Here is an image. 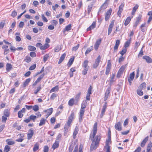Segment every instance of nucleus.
I'll use <instances>...</instances> for the list:
<instances>
[{"instance_id":"obj_1","label":"nucleus","mask_w":152,"mask_h":152,"mask_svg":"<svg viewBox=\"0 0 152 152\" xmlns=\"http://www.w3.org/2000/svg\"><path fill=\"white\" fill-rule=\"evenodd\" d=\"M100 135H97L93 140L91 145L90 151L91 152L93 150L96 149L101 139Z\"/></svg>"},{"instance_id":"obj_2","label":"nucleus","mask_w":152,"mask_h":152,"mask_svg":"<svg viewBox=\"0 0 152 152\" xmlns=\"http://www.w3.org/2000/svg\"><path fill=\"white\" fill-rule=\"evenodd\" d=\"M97 123H95L94 126L93 133H91L90 134V138L91 140H92L94 138V137H95L97 132Z\"/></svg>"},{"instance_id":"obj_3","label":"nucleus","mask_w":152,"mask_h":152,"mask_svg":"<svg viewBox=\"0 0 152 152\" xmlns=\"http://www.w3.org/2000/svg\"><path fill=\"white\" fill-rule=\"evenodd\" d=\"M126 65L122 66L118 71L117 74V77H120L121 75L122 74L124 70L126 67Z\"/></svg>"},{"instance_id":"obj_4","label":"nucleus","mask_w":152,"mask_h":152,"mask_svg":"<svg viewBox=\"0 0 152 152\" xmlns=\"http://www.w3.org/2000/svg\"><path fill=\"white\" fill-rule=\"evenodd\" d=\"M111 90L110 87H108L107 88V89L106 92L105 93V96L104 97V100L106 101L109 96V94L110 93V91Z\"/></svg>"},{"instance_id":"obj_5","label":"nucleus","mask_w":152,"mask_h":152,"mask_svg":"<svg viewBox=\"0 0 152 152\" xmlns=\"http://www.w3.org/2000/svg\"><path fill=\"white\" fill-rule=\"evenodd\" d=\"M101 58L100 56H99L96 58L94 63L93 65V68H96L98 66Z\"/></svg>"},{"instance_id":"obj_6","label":"nucleus","mask_w":152,"mask_h":152,"mask_svg":"<svg viewBox=\"0 0 152 152\" xmlns=\"http://www.w3.org/2000/svg\"><path fill=\"white\" fill-rule=\"evenodd\" d=\"M85 111V109L81 108L80 111V114L79 117V122H81L82 120Z\"/></svg>"},{"instance_id":"obj_7","label":"nucleus","mask_w":152,"mask_h":152,"mask_svg":"<svg viewBox=\"0 0 152 152\" xmlns=\"http://www.w3.org/2000/svg\"><path fill=\"white\" fill-rule=\"evenodd\" d=\"M108 139L106 140V147L107 148V151L106 152H110V146L108 145V144L111 141V136L109 134L108 135Z\"/></svg>"},{"instance_id":"obj_8","label":"nucleus","mask_w":152,"mask_h":152,"mask_svg":"<svg viewBox=\"0 0 152 152\" xmlns=\"http://www.w3.org/2000/svg\"><path fill=\"white\" fill-rule=\"evenodd\" d=\"M111 67V64L110 60H108L107 62V64L106 68V71L105 72V74L107 75L109 74L110 72V68Z\"/></svg>"},{"instance_id":"obj_9","label":"nucleus","mask_w":152,"mask_h":152,"mask_svg":"<svg viewBox=\"0 0 152 152\" xmlns=\"http://www.w3.org/2000/svg\"><path fill=\"white\" fill-rule=\"evenodd\" d=\"M124 3H122L121 4L120 6L119 7V10L118 11L117 14L118 15L121 17V13L123 10V8L124 7Z\"/></svg>"},{"instance_id":"obj_10","label":"nucleus","mask_w":152,"mask_h":152,"mask_svg":"<svg viewBox=\"0 0 152 152\" xmlns=\"http://www.w3.org/2000/svg\"><path fill=\"white\" fill-rule=\"evenodd\" d=\"M115 129L118 131H120L122 130L121 123L120 122H118L116 123L115 126Z\"/></svg>"},{"instance_id":"obj_11","label":"nucleus","mask_w":152,"mask_h":152,"mask_svg":"<svg viewBox=\"0 0 152 152\" xmlns=\"http://www.w3.org/2000/svg\"><path fill=\"white\" fill-rule=\"evenodd\" d=\"M114 21H112L110 25L109 26L108 29V35H109L111 33L112 28L113 27L114 25Z\"/></svg>"},{"instance_id":"obj_12","label":"nucleus","mask_w":152,"mask_h":152,"mask_svg":"<svg viewBox=\"0 0 152 152\" xmlns=\"http://www.w3.org/2000/svg\"><path fill=\"white\" fill-rule=\"evenodd\" d=\"M112 11V10L111 9H110L106 12L105 18V19L106 21H107L109 18L110 15L111 14Z\"/></svg>"},{"instance_id":"obj_13","label":"nucleus","mask_w":152,"mask_h":152,"mask_svg":"<svg viewBox=\"0 0 152 152\" xmlns=\"http://www.w3.org/2000/svg\"><path fill=\"white\" fill-rule=\"evenodd\" d=\"M142 58L145 60L146 62L148 63H151L152 62L151 58L148 56H144Z\"/></svg>"},{"instance_id":"obj_14","label":"nucleus","mask_w":152,"mask_h":152,"mask_svg":"<svg viewBox=\"0 0 152 152\" xmlns=\"http://www.w3.org/2000/svg\"><path fill=\"white\" fill-rule=\"evenodd\" d=\"M96 21H94L92 24L87 29V31L91 30L94 28L96 26Z\"/></svg>"},{"instance_id":"obj_15","label":"nucleus","mask_w":152,"mask_h":152,"mask_svg":"<svg viewBox=\"0 0 152 152\" xmlns=\"http://www.w3.org/2000/svg\"><path fill=\"white\" fill-rule=\"evenodd\" d=\"M107 0H106L104 3L101 6V7L99 9V10L98 12L99 13L102 10L105 9L107 7Z\"/></svg>"},{"instance_id":"obj_16","label":"nucleus","mask_w":152,"mask_h":152,"mask_svg":"<svg viewBox=\"0 0 152 152\" xmlns=\"http://www.w3.org/2000/svg\"><path fill=\"white\" fill-rule=\"evenodd\" d=\"M30 133H28L27 134V139L28 140L31 138L34 134V131L33 130L30 129Z\"/></svg>"},{"instance_id":"obj_17","label":"nucleus","mask_w":152,"mask_h":152,"mask_svg":"<svg viewBox=\"0 0 152 152\" xmlns=\"http://www.w3.org/2000/svg\"><path fill=\"white\" fill-rule=\"evenodd\" d=\"M101 41V39H99L96 41L95 45L94 48L95 50H96L99 47Z\"/></svg>"},{"instance_id":"obj_18","label":"nucleus","mask_w":152,"mask_h":152,"mask_svg":"<svg viewBox=\"0 0 152 152\" xmlns=\"http://www.w3.org/2000/svg\"><path fill=\"white\" fill-rule=\"evenodd\" d=\"M88 61L87 60H85L82 66L83 67L86 69H89V66H88Z\"/></svg>"},{"instance_id":"obj_19","label":"nucleus","mask_w":152,"mask_h":152,"mask_svg":"<svg viewBox=\"0 0 152 152\" xmlns=\"http://www.w3.org/2000/svg\"><path fill=\"white\" fill-rule=\"evenodd\" d=\"M120 41L119 40H117L115 42V45L114 47V51H115L116 50H117L118 48V47L120 44Z\"/></svg>"},{"instance_id":"obj_20","label":"nucleus","mask_w":152,"mask_h":152,"mask_svg":"<svg viewBox=\"0 0 152 152\" xmlns=\"http://www.w3.org/2000/svg\"><path fill=\"white\" fill-rule=\"evenodd\" d=\"M66 54L65 53L63 54L60 57L59 60L58 62V64H61L64 59Z\"/></svg>"},{"instance_id":"obj_21","label":"nucleus","mask_w":152,"mask_h":152,"mask_svg":"<svg viewBox=\"0 0 152 152\" xmlns=\"http://www.w3.org/2000/svg\"><path fill=\"white\" fill-rule=\"evenodd\" d=\"M148 139V137H146L142 141L141 143V146L142 147H143L145 145V144Z\"/></svg>"},{"instance_id":"obj_22","label":"nucleus","mask_w":152,"mask_h":152,"mask_svg":"<svg viewBox=\"0 0 152 152\" xmlns=\"http://www.w3.org/2000/svg\"><path fill=\"white\" fill-rule=\"evenodd\" d=\"M148 15L150 16L147 21L148 23H149L152 20V10L149 11L148 13Z\"/></svg>"},{"instance_id":"obj_23","label":"nucleus","mask_w":152,"mask_h":152,"mask_svg":"<svg viewBox=\"0 0 152 152\" xmlns=\"http://www.w3.org/2000/svg\"><path fill=\"white\" fill-rule=\"evenodd\" d=\"M139 7V6L137 4H136L134 7L133 8L132 12V15H134L135 12H136L137 9H138Z\"/></svg>"},{"instance_id":"obj_24","label":"nucleus","mask_w":152,"mask_h":152,"mask_svg":"<svg viewBox=\"0 0 152 152\" xmlns=\"http://www.w3.org/2000/svg\"><path fill=\"white\" fill-rule=\"evenodd\" d=\"M39 144L38 142H36L34 145L33 148V151L34 152H35L38 150L39 148Z\"/></svg>"},{"instance_id":"obj_25","label":"nucleus","mask_w":152,"mask_h":152,"mask_svg":"<svg viewBox=\"0 0 152 152\" xmlns=\"http://www.w3.org/2000/svg\"><path fill=\"white\" fill-rule=\"evenodd\" d=\"M106 108V107L105 105H104L103 106L102 108V110L101 113L100 115V117L101 118H102L103 117L104 115V114Z\"/></svg>"},{"instance_id":"obj_26","label":"nucleus","mask_w":152,"mask_h":152,"mask_svg":"<svg viewBox=\"0 0 152 152\" xmlns=\"http://www.w3.org/2000/svg\"><path fill=\"white\" fill-rule=\"evenodd\" d=\"M12 68V65L9 63H7L6 64V70L7 72H9Z\"/></svg>"},{"instance_id":"obj_27","label":"nucleus","mask_w":152,"mask_h":152,"mask_svg":"<svg viewBox=\"0 0 152 152\" xmlns=\"http://www.w3.org/2000/svg\"><path fill=\"white\" fill-rule=\"evenodd\" d=\"M69 127L68 126H67L66 125H65L64 128V136L66 135Z\"/></svg>"},{"instance_id":"obj_28","label":"nucleus","mask_w":152,"mask_h":152,"mask_svg":"<svg viewBox=\"0 0 152 152\" xmlns=\"http://www.w3.org/2000/svg\"><path fill=\"white\" fill-rule=\"evenodd\" d=\"M49 45L48 44L45 43L44 45H42L40 49L42 50H44L49 48Z\"/></svg>"},{"instance_id":"obj_29","label":"nucleus","mask_w":152,"mask_h":152,"mask_svg":"<svg viewBox=\"0 0 152 152\" xmlns=\"http://www.w3.org/2000/svg\"><path fill=\"white\" fill-rule=\"evenodd\" d=\"M78 133V128H77L76 126L75 128V129L74 130L73 132V137L74 139L75 138L76 135Z\"/></svg>"},{"instance_id":"obj_30","label":"nucleus","mask_w":152,"mask_h":152,"mask_svg":"<svg viewBox=\"0 0 152 152\" xmlns=\"http://www.w3.org/2000/svg\"><path fill=\"white\" fill-rule=\"evenodd\" d=\"M31 80V78H30L26 79L25 81V82L23 83V87H25L26 86H27L28 85V83Z\"/></svg>"},{"instance_id":"obj_31","label":"nucleus","mask_w":152,"mask_h":152,"mask_svg":"<svg viewBox=\"0 0 152 152\" xmlns=\"http://www.w3.org/2000/svg\"><path fill=\"white\" fill-rule=\"evenodd\" d=\"M53 111V108H51L48 109L47 110H45L44 111L45 112H47V114H49L48 115H50L52 113Z\"/></svg>"},{"instance_id":"obj_32","label":"nucleus","mask_w":152,"mask_h":152,"mask_svg":"<svg viewBox=\"0 0 152 152\" xmlns=\"http://www.w3.org/2000/svg\"><path fill=\"white\" fill-rule=\"evenodd\" d=\"M135 73L134 72L131 73L130 74L129 77H128V80H133L134 77Z\"/></svg>"},{"instance_id":"obj_33","label":"nucleus","mask_w":152,"mask_h":152,"mask_svg":"<svg viewBox=\"0 0 152 152\" xmlns=\"http://www.w3.org/2000/svg\"><path fill=\"white\" fill-rule=\"evenodd\" d=\"M45 121L46 119L44 118H42L40 121L39 126H41L42 125H44L45 123Z\"/></svg>"},{"instance_id":"obj_34","label":"nucleus","mask_w":152,"mask_h":152,"mask_svg":"<svg viewBox=\"0 0 152 152\" xmlns=\"http://www.w3.org/2000/svg\"><path fill=\"white\" fill-rule=\"evenodd\" d=\"M59 146V143L58 142L56 141L53 144L52 146V148L54 150L56 148H57Z\"/></svg>"},{"instance_id":"obj_35","label":"nucleus","mask_w":152,"mask_h":152,"mask_svg":"<svg viewBox=\"0 0 152 152\" xmlns=\"http://www.w3.org/2000/svg\"><path fill=\"white\" fill-rule=\"evenodd\" d=\"M71 25L69 24L66 26L64 30V31H68L71 30Z\"/></svg>"},{"instance_id":"obj_36","label":"nucleus","mask_w":152,"mask_h":152,"mask_svg":"<svg viewBox=\"0 0 152 152\" xmlns=\"http://www.w3.org/2000/svg\"><path fill=\"white\" fill-rule=\"evenodd\" d=\"M87 103V102L86 100L83 101L81 104V108L85 109Z\"/></svg>"},{"instance_id":"obj_37","label":"nucleus","mask_w":152,"mask_h":152,"mask_svg":"<svg viewBox=\"0 0 152 152\" xmlns=\"http://www.w3.org/2000/svg\"><path fill=\"white\" fill-rule=\"evenodd\" d=\"M74 99L72 98L69 100L68 102V104L69 106H72L74 103Z\"/></svg>"},{"instance_id":"obj_38","label":"nucleus","mask_w":152,"mask_h":152,"mask_svg":"<svg viewBox=\"0 0 152 152\" xmlns=\"http://www.w3.org/2000/svg\"><path fill=\"white\" fill-rule=\"evenodd\" d=\"M59 90V88L58 86H56L53 88L50 91V92H52L55 91H58Z\"/></svg>"},{"instance_id":"obj_39","label":"nucleus","mask_w":152,"mask_h":152,"mask_svg":"<svg viewBox=\"0 0 152 152\" xmlns=\"http://www.w3.org/2000/svg\"><path fill=\"white\" fill-rule=\"evenodd\" d=\"M6 142H7L8 145H11L15 144V142L13 141H11L10 139H7L6 140Z\"/></svg>"},{"instance_id":"obj_40","label":"nucleus","mask_w":152,"mask_h":152,"mask_svg":"<svg viewBox=\"0 0 152 152\" xmlns=\"http://www.w3.org/2000/svg\"><path fill=\"white\" fill-rule=\"evenodd\" d=\"M146 83L144 82L140 84L139 86V88L140 89L142 90L144 88H145L146 87Z\"/></svg>"},{"instance_id":"obj_41","label":"nucleus","mask_w":152,"mask_h":152,"mask_svg":"<svg viewBox=\"0 0 152 152\" xmlns=\"http://www.w3.org/2000/svg\"><path fill=\"white\" fill-rule=\"evenodd\" d=\"M131 20V18L130 17H128L126 19L125 23L124 24L126 26H127L130 22Z\"/></svg>"},{"instance_id":"obj_42","label":"nucleus","mask_w":152,"mask_h":152,"mask_svg":"<svg viewBox=\"0 0 152 152\" xmlns=\"http://www.w3.org/2000/svg\"><path fill=\"white\" fill-rule=\"evenodd\" d=\"M4 115L5 116L8 117L10 115V111L8 109L5 110L4 111Z\"/></svg>"},{"instance_id":"obj_43","label":"nucleus","mask_w":152,"mask_h":152,"mask_svg":"<svg viewBox=\"0 0 152 152\" xmlns=\"http://www.w3.org/2000/svg\"><path fill=\"white\" fill-rule=\"evenodd\" d=\"M10 150V147L8 145L5 146L4 150V152H8Z\"/></svg>"},{"instance_id":"obj_44","label":"nucleus","mask_w":152,"mask_h":152,"mask_svg":"<svg viewBox=\"0 0 152 152\" xmlns=\"http://www.w3.org/2000/svg\"><path fill=\"white\" fill-rule=\"evenodd\" d=\"M31 61V58L29 56H26L24 60V61L27 63H29Z\"/></svg>"},{"instance_id":"obj_45","label":"nucleus","mask_w":152,"mask_h":152,"mask_svg":"<svg viewBox=\"0 0 152 152\" xmlns=\"http://www.w3.org/2000/svg\"><path fill=\"white\" fill-rule=\"evenodd\" d=\"M93 6V4H92L88 6V14L90 13L91 10H92Z\"/></svg>"},{"instance_id":"obj_46","label":"nucleus","mask_w":152,"mask_h":152,"mask_svg":"<svg viewBox=\"0 0 152 152\" xmlns=\"http://www.w3.org/2000/svg\"><path fill=\"white\" fill-rule=\"evenodd\" d=\"M137 94L139 95L142 96L143 95V92L142 89L139 88L137 90Z\"/></svg>"},{"instance_id":"obj_47","label":"nucleus","mask_w":152,"mask_h":152,"mask_svg":"<svg viewBox=\"0 0 152 152\" xmlns=\"http://www.w3.org/2000/svg\"><path fill=\"white\" fill-rule=\"evenodd\" d=\"M91 48H88L87 50H86L85 53V55L86 56L92 50H93V48H92L93 46H91Z\"/></svg>"},{"instance_id":"obj_48","label":"nucleus","mask_w":152,"mask_h":152,"mask_svg":"<svg viewBox=\"0 0 152 152\" xmlns=\"http://www.w3.org/2000/svg\"><path fill=\"white\" fill-rule=\"evenodd\" d=\"M38 117H37L36 116L32 115L30 116L29 117L30 118V120H32L33 122H35V119Z\"/></svg>"},{"instance_id":"obj_49","label":"nucleus","mask_w":152,"mask_h":152,"mask_svg":"<svg viewBox=\"0 0 152 152\" xmlns=\"http://www.w3.org/2000/svg\"><path fill=\"white\" fill-rule=\"evenodd\" d=\"M28 49L29 50L31 51H34L36 49L35 47L31 45L28 46Z\"/></svg>"},{"instance_id":"obj_50","label":"nucleus","mask_w":152,"mask_h":152,"mask_svg":"<svg viewBox=\"0 0 152 152\" xmlns=\"http://www.w3.org/2000/svg\"><path fill=\"white\" fill-rule=\"evenodd\" d=\"M74 61V58H70L68 63V65L70 66L72 64Z\"/></svg>"},{"instance_id":"obj_51","label":"nucleus","mask_w":152,"mask_h":152,"mask_svg":"<svg viewBox=\"0 0 152 152\" xmlns=\"http://www.w3.org/2000/svg\"><path fill=\"white\" fill-rule=\"evenodd\" d=\"M127 51V49L126 48H124L120 52V53L121 54V56L123 55Z\"/></svg>"},{"instance_id":"obj_52","label":"nucleus","mask_w":152,"mask_h":152,"mask_svg":"<svg viewBox=\"0 0 152 152\" xmlns=\"http://www.w3.org/2000/svg\"><path fill=\"white\" fill-rule=\"evenodd\" d=\"M33 110L35 111H38L39 109V106L37 105H35L34 106H32Z\"/></svg>"},{"instance_id":"obj_53","label":"nucleus","mask_w":152,"mask_h":152,"mask_svg":"<svg viewBox=\"0 0 152 152\" xmlns=\"http://www.w3.org/2000/svg\"><path fill=\"white\" fill-rule=\"evenodd\" d=\"M80 46L79 44H78L76 46L73 47L72 49V50L73 51H76L78 49Z\"/></svg>"},{"instance_id":"obj_54","label":"nucleus","mask_w":152,"mask_h":152,"mask_svg":"<svg viewBox=\"0 0 152 152\" xmlns=\"http://www.w3.org/2000/svg\"><path fill=\"white\" fill-rule=\"evenodd\" d=\"M74 113H71V115L69 117L68 119L71 121H72L73 119L74 116Z\"/></svg>"},{"instance_id":"obj_55","label":"nucleus","mask_w":152,"mask_h":152,"mask_svg":"<svg viewBox=\"0 0 152 152\" xmlns=\"http://www.w3.org/2000/svg\"><path fill=\"white\" fill-rule=\"evenodd\" d=\"M49 56L48 55V54H46L43 57V61L44 62H46L47 59L49 57Z\"/></svg>"},{"instance_id":"obj_56","label":"nucleus","mask_w":152,"mask_h":152,"mask_svg":"<svg viewBox=\"0 0 152 152\" xmlns=\"http://www.w3.org/2000/svg\"><path fill=\"white\" fill-rule=\"evenodd\" d=\"M130 44V40H127L125 43L124 45L125 48H126L129 47V45Z\"/></svg>"},{"instance_id":"obj_57","label":"nucleus","mask_w":152,"mask_h":152,"mask_svg":"<svg viewBox=\"0 0 152 152\" xmlns=\"http://www.w3.org/2000/svg\"><path fill=\"white\" fill-rule=\"evenodd\" d=\"M57 96V95L55 93H53L51 95L50 99L51 100H53Z\"/></svg>"},{"instance_id":"obj_58","label":"nucleus","mask_w":152,"mask_h":152,"mask_svg":"<svg viewBox=\"0 0 152 152\" xmlns=\"http://www.w3.org/2000/svg\"><path fill=\"white\" fill-rule=\"evenodd\" d=\"M17 15V12L15 11L14 10L13 11L12 14H11V16L13 17L14 18Z\"/></svg>"},{"instance_id":"obj_59","label":"nucleus","mask_w":152,"mask_h":152,"mask_svg":"<svg viewBox=\"0 0 152 152\" xmlns=\"http://www.w3.org/2000/svg\"><path fill=\"white\" fill-rule=\"evenodd\" d=\"M115 76V74H113L112 75V77H111L110 80V83H113V82H114V77Z\"/></svg>"},{"instance_id":"obj_60","label":"nucleus","mask_w":152,"mask_h":152,"mask_svg":"<svg viewBox=\"0 0 152 152\" xmlns=\"http://www.w3.org/2000/svg\"><path fill=\"white\" fill-rule=\"evenodd\" d=\"M7 120V116L3 115L2 117V121L3 122H5Z\"/></svg>"},{"instance_id":"obj_61","label":"nucleus","mask_w":152,"mask_h":152,"mask_svg":"<svg viewBox=\"0 0 152 152\" xmlns=\"http://www.w3.org/2000/svg\"><path fill=\"white\" fill-rule=\"evenodd\" d=\"M49 147L47 145L44 146V152H48Z\"/></svg>"},{"instance_id":"obj_62","label":"nucleus","mask_w":152,"mask_h":152,"mask_svg":"<svg viewBox=\"0 0 152 152\" xmlns=\"http://www.w3.org/2000/svg\"><path fill=\"white\" fill-rule=\"evenodd\" d=\"M36 67V64H33L31 65L29 68V70H31L34 69Z\"/></svg>"},{"instance_id":"obj_63","label":"nucleus","mask_w":152,"mask_h":152,"mask_svg":"<svg viewBox=\"0 0 152 152\" xmlns=\"http://www.w3.org/2000/svg\"><path fill=\"white\" fill-rule=\"evenodd\" d=\"M23 113L19 111L18 113V117L19 118H21L23 116Z\"/></svg>"},{"instance_id":"obj_64","label":"nucleus","mask_w":152,"mask_h":152,"mask_svg":"<svg viewBox=\"0 0 152 152\" xmlns=\"http://www.w3.org/2000/svg\"><path fill=\"white\" fill-rule=\"evenodd\" d=\"M74 147V145H71L69 147V152H72V150H73Z\"/></svg>"}]
</instances>
